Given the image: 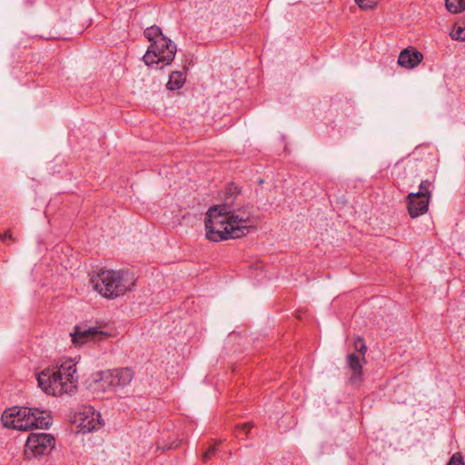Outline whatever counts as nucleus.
Returning <instances> with one entry per match:
<instances>
[{"instance_id":"obj_1","label":"nucleus","mask_w":465,"mask_h":465,"mask_svg":"<svg viewBox=\"0 0 465 465\" xmlns=\"http://www.w3.org/2000/svg\"><path fill=\"white\" fill-rule=\"evenodd\" d=\"M239 188L231 184L222 204L212 206L206 213L204 224L206 238L212 242L237 239L244 236L252 227L251 212L247 207L235 208Z\"/></svg>"},{"instance_id":"obj_2","label":"nucleus","mask_w":465,"mask_h":465,"mask_svg":"<svg viewBox=\"0 0 465 465\" xmlns=\"http://www.w3.org/2000/svg\"><path fill=\"white\" fill-rule=\"evenodd\" d=\"M37 381L47 394H72L76 391L78 383L76 363L72 359L63 360L56 368H47L38 373Z\"/></svg>"},{"instance_id":"obj_3","label":"nucleus","mask_w":465,"mask_h":465,"mask_svg":"<svg viewBox=\"0 0 465 465\" xmlns=\"http://www.w3.org/2000/svg\"><path fill=\"white\" fill-rule=\"evenodd\" d=\"M2 422L5 428L29 430L33 428H49L52 418L49 413L37 408L13 407L5 411Z\"/></svg>"},{"instance_id":"obj_4","label":"nucleus","mask_w":465,"mask_h":465,"mask_svg":"<svg viewBox=\"0 0 465 465\" xmlns=\"http://www.w3.org/2000/svg\"><path fill=\"white\" fill-rule=\"evenodd\" d=\"M90 282L96 292L108 299L124 295L134 285L127 272L114 270H101L91 275Z\"/></svg>"},{"instance_id":"obj_5","label":"nucleus","mask_w":465,"mask_h":465,"mask_svg":"<svg viewBox=\"0 0 465 465\" xmlns=\"http://www.w3.org/2000/svg\"><path fill=\"white\" fill-rule=\"evenodd\" d=\"M175 54L176 45L165 36L151 44L143 59L148 66L160 63L167 65L173 60Z\"/></svg>"},{"instance_id":"obj_6","label":"nucleus","mask_w":465,"mask_h":465,"mask_svg":"<svg viewBox=\"0 0 465 465\" xmlns=\"http://www.w3.org/2000/svg\"><path fill=\"white\" fill-rule=\"evenodd\" d=\"M99 375V380H95L97 388L107 391L124 388L130 384L134 377V372L129 368H122L113 371H104Z\"/></svg>"},{"instance_id":"obj_7","label":"nucleus","mask_w":465,"mask_h":465,"mask_svg":"<svg viewBox=\"0 0 465 465\" xmlns=\"http://www.w3.org/2000/svg\"><path fill=\"white\" fill-rule=\"evenodd\" d=\"M431 183L421 181L417 193H409V216L416 218L428 211Z\"/></svg>"},{"instance_id":"obj_8","label":"nucleus","mask_w":465,"mask_h":465,"mask_svg":"<svg viewBox=\"0 0 465 465\" xmlns=\"http://www.w3.org/2000/svg\"><path fill=\"white\" fill-rule=\"evenodd\" d=\"M55 440L51 434L31 433L25 444L27 457H39L47 454L54 446Z\"/></svg>"},{"instance_id":"obj_9","label":"nucleus","mask_w":465,"mask_h":465,"mask_svg":"<svg viewBox=\"0 0 465 465\" xmlns=\"http://www.w3.org/2000/svg\"><path fill=\"white\" fill-rule=\"evenodd\" d=\"M73 422L83 433L98 430L102 426L101 415L92 406H83L74 415Z\"/></svg>"},{"instance_id":"obj_10","label":"nucleus","mask_w":465,"mask_h":465,"mask_svg":"<svg viewBox=\"0 0 465 465\" xmlns=\"http://www.w3.org/2000/svg\"><path fill=\"white\" fill-rule=\"evenodd\" d=\"M72 342L76 346H81L90 341L99 342L104 341L109 334L106 331L99 330L97 327H88L86 325H78L74 327L70 333Z\"/></svg>"},{"instance_id":"obj_11","label":"nucleus","mask_w":465,"mask_h":465,"mask_svg":"<svg viewBox=\"0 0 465 465\" xmlns=\"http://www.w3.org/2000/svg\"><path fill=\"white\" fill-rule=\"evenodd\" d=\"M361 358L356 353H351L347 356V366L351 372V382L353 385H358L361 381L362 364L361 363Z\"/></svg>"},{"instance_id":"obj_12","label":"nucleus","mask_w":465,"mask_h":465,"mask_svg":"<svg viewBox=\"0 0 465 465\" xmlns=\"http://www.w3.org/2000/svg\"><path fill=\"white\" fill-rule=\"evenodd\" d=\"M185 82V76L182 72L174 71L169 76V81L166 84L169 90L180 89Z\"/></svg>"},{"instance_id":"obj_13","label":"nucleus","mask_w":465,"mask_h":465,"mask_svg":"<svg viewBox=\"0 0 465 465\" xmlns=\"http://www.w3.org/2000/svg\"><path fill=\"white\" fill-rule=\"evenodd\" d=\"M143 34L151 44H154L155 41L160 40V38L165 37L162 32V29L157 25L147 27Z\"/></svg>"},{"instance_id":"obj_14","label":"nucleus","mask_w":465,"mask_h":465,"mask_svg":"<svg viewBox=\"0 0 465 465\" xmlns=\"http://www.w3.org/2000/svg\"><path fill=\"white\" fill-rule=\"evenodd\" d=\"M450 36L454 40L465 41V19L460 20L454 24Z\"/></svg>"},{"instance_id":"obj_15","label":"nucleus","mask_w":465,"mask_h":465,"mask_svg":"<svg viewBox=\"0 0 465 465\" xmlns=\"http://www.w3.org/2000/svg\"><path fill=\"white\" fill-rule=\"evenodd\" d=\"M445 6L452 14L462 13L465 11V0H445Z\"/></svg>"},{"instance_id":"obj_16","label":"nucleus","mask_w":465,"mask_h":465,"mask_svg":"<svg viewBox=\"0 0 465 465\" xmlns=\"http://www.w3.org/2000/svg\"><path fill=\"white\" fill-rule=\"evenodd\" d=\"M422 60V54L415 48L409 46V69L416 67Z\"/></svg>"},{"instance_id":"obj_17","label":"nucleus","mask_w":465,"mask_h":465,"mask_svg":"<svg viewBox=\"0 0 465 465\" xmlns=\"http://www.w3.org/2000/svg\"><path fill=\"white\" fill-rule=\"evenodd\" d=\"M355 3L360 8L369 10L376 6L377 0H355Z\"/></svg>"},{"instance_id":"obj_18","label":"nucleus","mask_w":465,"mask_h":465,"mask_svg":"<svg viewBox=\"0 0 465 465\" xmlns=\"http://www.w3.org/2000/svg\"><path fill=\"white\" fill-rule=\"evenodd\" d=\"M355 348L360 352V354H361L360 357L361 358V360L364 361V354L367 351V347L364 344L362 339H361V338L357 339V341H355Z\"/></svg>"},{"instance_id":"obj_19","label":"nucleus","mask_w":465,"mask_h":465,"mask_svg":"<svg viewBox=\"0 0 465 465\" xmlns=\"http://www.w3.org/2000/svg\"><path fill=\"white\" fill-rule=\"evenodd\" d=\"M447 465H464L463 457L460 452H455L450 459Z\"/></svg>"},{"instance_id":"obj_20","label":"nucleus","mask_w":465,"mask_h":465,"mask_svg":"<svg viewBox=\"0 0 465 465\" xmlns=\"http://www.w3.org/2000/svg\"><path fill=\"white\" fill-rule=\"evenodd\" d=\"M398 64L402 67H407V48L401 51L398 57Z\"/></svg>"},{"instance_id":"obj_21","label":"nucleus","mask_w":465,"mask_h":465,"mask_svg":"<svg viewBox=\"0 0 465 465\" xmlns=\"http://www.w3.org/2000/svg\"><path fill=\"white\" fill-rule=\"evenodd\" d=\"M217 451L216 445L211 446L203 455V461H207Z\"/></svg>"},{"instance_id":"obj_22","label":"nucleus","mask_w":465,"mask_h":465,"mask_svg":"<svg viewBox=\"0 0 465 465\" xmlns=\"http://www.w3.org/2000/svg\"><path fill=\"white\" fill-rule=\"evenodd\" d=\"M251 428H252V426L249 423H244V424L239 426L237 429V436H240V434L242 432L244 433L245 435H247L248 432L250 431Z\"/></svg>"},{"instance_id":"obj_23","label":"nucleus","mask_w":465,"mask_h":465,"mask_svg":"<svg viewBox=\"0 0 465 465\" xmlns=\"http://www.w3.org/2000/svg\"><path fill=\"white\" fill-rule=\"evenodd\" d=\"M0 240L6 241V240H12L15 241V238L13 237V234L10 231H6L5 233L0 235Z\"/></svg>"}]
</instances>
